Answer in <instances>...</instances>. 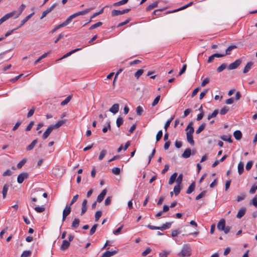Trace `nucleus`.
Segmentation results:
<instances>
[{
    "label": "nucleus",
    "mask_w": 257,
    "mask_h": 257,
    "mask_svg": "<svg viewBox=\"0 0 257 257\" xmlns=\"http://www.w3.org/2000/svg\"><path fill=\"white\" fill-rule=\"evenodd\" d=\"M191 254V249L189 244H184L180 252L177 255L181 257L189 256Z\"/></svg>",
    "instance_id": "obj_1"
},
{
    "label": "nucleus",
    "mask_w": 257,
    "mask_h": 257,
    "mask_svg": "<svg viewBox=\"0 0 257 257\" xmlns=\"http://www.w3.org/2000/svg\"><path fill=\"white\" fill-rule=\"evenodd\" d=\"M130 11L131 9H126L121 11L113 10L111 11V16L112 17H115L116 16L123 15L129 12Z\"/></svg>",
    "instance_id": "obj_2"
},
{
    "label": "nucleus",
    "mask_w": 257,
    "mask_h": 257,
    "mask_svg": "<svg viewBox=\"0 0 257 257\" xmlns=\"http://www.w3.org/2000/svg\"><path fill=\"white\" fill-rule=\"evenodd\" d=\"M241 59L236 60L234 62L230 63L227 67L228 70H233L236 69L241 63Z\"/></svg>",
    "instance_id": "obj_3"
},
{
    "label": "nucleus",
    "mask_w": 257,
    "mask_h": 257,
    "mask_svg": "<svg viewBox=\"0 0 257 257\" xmlns=\"http://www.w3.org/2000/svg\"><path fill=\"white\" fill-rule=\"evenodd\" d=\"M118 251V249L117 248L114 250L111 249V250H107L105 251L100 257H111L116 254Z\"/></svg>",
    "instance_id": "obj_4"
},
{
    "label": "nucleus",
    "mask_w": 257,
    "mask_h": 257,
    "mask_svg": "<svg viewBox=\"0 0 257 257\" xmlns=\"http://www.w3.org/2000/svg\"><path fill=\"white\" fill-rule=\"evenodd\" d=\"M70 205H67L63 211L62 222L64 221L66 217L71 212V207Z\"/></svg>",
    "instance_id": "obj_5"
},
{
    "label": "nucleus",
    "mask_w": 257,
    "mask_h": 257,
    "mask_svg": "<svg viewBox=\"0 0 257 257\" xmlns=\"http://www.w3.org/2000/svg\"><path fill=\"white\" fill-rule=\"evenodd\" d=\"M28 174L26 172H23L18 175L17 178V182L19 184L23 183L24 180L28 177Z\"/></svg>",
    "instance_id": "obj_6"
},
{
    "label": "nucleus",
    "mask_w": 257,
    "mask_h": 257,
    "mask_svg": "<svg viewBox=\"0 0 257 257\" xmlns=\"http://www.w3.org/2000/svg\"><path fill=\"white\" fill-rule=\"evenodd\" d=\"M15 13H16L15 11H13L11 13L7 14L4 17H3L1 19H0V25L2 24H3L4 22L8 20L9 19L12 17L14 15Z\"/></svg>",
    "instance_id": "obj_7"
},
{
    "label": "nucleus",
    "mask_w": 257,
    "mask_h": 257,
    "mask_svg": "<svg viewBox=\"0 0 257 257\" xmlns=\"http://www.w3.org/2000/svg\"><path fill=\"white\" fill-rule=\"evenodd\" d=\"M79 50H80V48H76V49H75L68 53H67L66 54H65V55H64L61 58L57 59L56 62H58L59 61H60V60L63 59H65L69 56H70V55H71L72 54H74V53L77 52V51H79Z\"/></svg>",
    "instance_id": "obj_8"
},
{
    "label": "nucleus",
    "mask_w": 257,
    "mask_h": 257,
    "mask_svg": "<svg viewBox=\"0 0 257 257\" xmlns=\"http://www.w3.org/2000/svg\"><path fill=\"white\" fill-rule=\"evenodd\" d=\"M53 130L54 129L51 125L49 126L47 129L46 130V131L43 133L42 135V139L43 140L46 139L49 137V136L50 135V134L51 133Z\"/></svg>",
    "instance_id": "obj_9"
},
{
    "label": "nucleus",
    "mask_w": 257,
    "mask_h": 257,
    "mask_svg": "<svg viewBox=\"0 0 257 257\" xmlns=\"http://www.w3.org/2000/svg\"><path fill=\"white\" fill-rule=\"evenodd\" d=\"M225 226V220L224 219H221L217 225V228L219 230L223 231Z\"/></svg>",
    "instance_id": "obj_10"
},
{
    "label": "nucleus",
    "mask_w": 257,
    "mask_h": 257,
    "mask_svg": "<svg viewBox=\"0 0 257 257\" xmlns=\"http://www.w3.org/2000/svg\"><path fill=\"white\" fill-rule=\"evenodd\" d=\"M191 155V150L190 148L186 149L183 153L182 154L181 156L182 158L187 159L190 157Z\"/></svg>",
    "instance_id": "obj_11"
},
{
    "label": "nucleus",
    "mask_w": 257,
    "mask_h": 257,
    "mask_svg": "<svg viewBox=\"0 0 257 257\" xmlns=\"http://www.w3.org/2000/svg\"><path fill=\"white\" fill-rule=\"evenodd\" d=\"M106 194V189L103 190L98 195L97 198V201L98 202H101L104 199V196Z\"/></svg>",
    "instance_id": "obj_12"
},
{
    "label": "nucleus",
    "mask_w": 257,
    "mask_h": 257,
    "mask_svg": "<svg viewBox=\"0 0 257 257\" xmlns=\"http://www.w3.org/2000/svg\"><path fill=\"white\" fill-rule=\"evenodd\" d=\"M193 122H190L186 128V131L189 130V131L187 132L186 134L193 135L194 132V127L192 126Z\"/></svg>",
    "instance_id": "obj_13"
},
{
    "label": "nucleus",
    "mask_w": 257,
    "mask_h": 257,
    "mask_svg": "<svg viewBox=\"0 0 257 257\" xmlns=\"http://www.w3.org/2000/svg\"><path fill=\"white\" fill-rule=\"evenodd\" d=\"M34 14V13H32L31 14L25 17L21 22L20 26L17 28H20L22 26H23Z\"/></svg>",
    "instance_id": "obj_14"
},
{
    "label": "nucleus",
    "mask_w": 257,
    "mask_h": 257,
    "mask_svg": "<svg viewBox=\"0 0 257 257\" xmlns=\"http://www.w3.org/2000/svg\"><path fill=\"white\" fill-rule=\"evenodd\" d=\"M119 110V104H114L109 109V111L113 114L116 113Z\"/></svg>",
    "instance_id": "obj_15"
},
{
    "label": "nucleus",
    "mask_w": 257,
    "mask_h": 257,
    "mask_svg": "<svg viewBox=\"0 0 257 257\" xmlns=\"http://www.w3.org/2000/svg\"><path fill=\"white\" fill-rule=\"evenodd\" d=\"M79 16H80V11L70 16L65 21L69 24L73 19Z\"/></svg>",
    "instance_id": "obj_16"
},
{
    "label": "nucleus",
    "mask_w": 257,
    "mask_h": 257,
    "mask_svg": "<svg viewBox=\"0 0 257 257\" xmlns=\"http://www.w3.org/2000/svg\"><path fill=\"white\" fill-rule=\"evenodd\" d=\"M38 142V140L37 139H35L34 140H33L32 143L27 147L26 148V150L27 151H31L32 150V149H34V148L35 147V146H36V144Z\"/></svg>",
    "instance_id": "obj_17"
},
{
    "label": "nucleus",
    "mask_w": 257,
    "mask_h": 257,
    "mask_svg": "<svg viewBox=\"0 0 257 257\" xmlns=\"http://www.w3.org/2000/svg\"><path fill=\"white\" fill-rule=\"evenodd\" d=\"M253 63L252 62H248L246 64V65L245 66V67L243 70V73L244 74L247 73L251 69V67L253 65Z\"/></svg>",
    "instance_id": "obj_18"
},
{
    "label": "nucleus",
    "mask_w": 257,
    "mask_h": 257,
    "mask_svg": "<svg viewBox=\"0 0 257 257\" xmlns=\"http://www.w3.org/2000/svg\"><path fill=\"white\" fill-rule=\"evenodd\" d=\"M237 48V46L235 45H232L228 46L227 48L226 49L225 53L224 54H225V56L231 54V51L236 49Z\"/></svg>",
    "instance_id": "obj_19"
},
{
    "label": "nucleus",
    "mask_w": 257,
    "mask_h": 257,
    "mask_svg": "<svg viewBox=\"0 0 257 257\" xmlns=\"http://www.w3.org/2000/svg\"><path fill=\"white\" fill-rule=\"evenodd\" d=\"M70 245V242L67 240H64L63 241L62 244L60 247V248L62 250H64L68 248V247Z\"/></svg>",
    "instance_id": "obj_20"
},
{
    "label": "nucleus",
    "mask_w": 257,
    "mask_h": 257,
    "mask_svg": "<svg viewBox=\"0 0 257 257\" xmlns=\"http://www.w3.org/2000/svg\"><path fill=\"white\" fill-rule=\"evenodd\" d=\"M238 173L239 175H241L244 171V164L242 162H240L237 166Z\"/></svg>",
    "instance_id": "obj_21"
},
{
    "label": "nucleus",
    "mask_w": 257,
    "mask_h": 257,
    "mask_svg": "<svg viewBox=\"0 0 257 257\" xmlns=\"http://www.w3.org/2000/svg\"><path fill=\"white\" fill-rule=\"evenodd\" d=\"M172 223V222H166L165 224H163L161 226L159 227V230L162 231L165 230L166 229H169L171 227V225Z\"/></svg>",
    "instance_id": "obj_22"
},
{
    "label": "nucleus",
    "mask_w": 257,
    "mask_h": 257,
    "mask_svg": "<svg viewBox=\"0 0 257 257\" xmlns=\"http://www.w3.org/2000/svg\"><path fill=\"white\" fill-rule=\"evenodd\" d=\"M79 219L78 218H75L72 223L71 227L73 229H76L79 226Z\"/></svg>",
    "instance_id": "obj_23"
},
{
    "label": "nucleus",
    "mask_w": 257,
    "mask_h": 257,
    "mask_svg": "<svg viewBox=\"0 0 257 257\" xmlns=\"http://www.w3.org/2000/svg\"><path fill=\"white\" fill-rule=\"evenodd\" d=\"M65 120H60L56 122L54 125H51L54 129H56L62 126L65 122Z\"/></svg>",
    "instance_id": "obj_24"
},
{
    "label": "nucleus",
    "mask_w": 257,
    "mask_h": 257,
    "mask_svg": "<svg viewBox=\"0 0 257 257\" xmlns=\"http://www.w3.org/2000/svg\"><path fill=\"white\" fill-rule=\"evenodd\" d=\"M245 212H246L245 208H242L238 211V212L236 215V217L238 218H241L245 214Z\"/></svg>",
    "instance_id": "obj_25"
},
{
    "label": "nucleus",
    "mask_w": 257,
    "mask_h": 257,
    "mask_svg": "<svg viewBox=\"0 0 257 257\" xmlns=\"http://www.w3.org/2000/svg\"><path fill=\"white\" fill-rule=\"evenodd\" d=\"M195 187V183L194 182H193L190 185V186L188 188V189L186 191V193L187 194L191 193L194 190Z\"/></svg>",
    "instance_id": "obj_26"
},
{
    "label": "nucleus",
    "mask_w": 257,
    "mask_h": 257,
    "mask_svg": "<svg viewBox=\"0 0 257 257\" xmlns=\"http://www.w3.org/2000/svg\"><path fill=\"white\" fill-rule=\"evenodd\" d=\"M175 115H172L165 123L164 125V129L167 132L168 127L170 126L171 122L174 119Z\"/></svg>",
    "instance_id": "obj_27"
},
{
    "label": "nucleus",
    "mask_w": 257,
    "mask_h": 257,
    "mask_svg": "<svg viewBox=\"0 0 257 257\" xmlns=\"http://www.w3.org/2000/svg\"><path fill=\"white\" fill-rule=\"evenodd\" d=\"M158 2H155L150 5H149L147 8H146V11H150L152 10V9L156 8L158 7Z\"/></svg>",
    "instance_id": "obj_28"
},
{
    "label": "nucleus",
    "mask_w": 257,
    "mask_h": 257,
    "mask_svg": "<svg viewBox=\"0 0 257 257\" xmlns=\"http://www.w3.org/2000/svg\"><path fill=\"white\" fill-rule=\"evenodd\" d=\"M233 136L236 140H239L242 137V133L240 131L237 130L234 132Z\"/></svg>",
    "instance_id": "obj_29"
},
{
    "label": "nucleus",
    "mask_w": 257,
    "mask_h": 257,
    "mask_svg": "<svg viewBox=\"0 0 257 257\" xmlns=\"http://www.w3.org/2000/svg\"><path fill=\"white\" fill-rule=\"evenodd\" d=\"M187 142L191 145H194V141L193 138V135L186 134Z\"/></svg>",
    "instance_id": "obj_30"
},
{
    "label": "nucleus",
    "mask_w": 257,
    "mask_h": 257,
    "mask_svg": "<svg viewBox=\"0 0 257 257\" xmlns=\"http://www.w3.org/2000/svg\"><path fill=\"white\" fill-rule=\"evenodd\" d=\"M220 138L224 141L228 142L230 143L232 142V140L231 139V136L223 135L220 137Z\"/></svg>",
    "instance_id": "obj_31"
},
{
    "label": "nucleus",
    "mask_w": 257,
    "mask_h": 257,
    "mask_svg": "<svg viewBox=\"0 0 257 257\" xmlns=\"http://www.w3.org/2000/svg\"><path fill=\"white\" fill-rule=\"evenodd\" d=\"M177 175V173L175 172L171 175L169 181V184L170 185H172V184L174 183V182L176 180Z\"/></svg>",
    "instance_id": "obj_32"
},
{
    "label": "nucleus",
    "mask_w": 257,
    "mask_h": 257,
    "mask_svg": "<svg viewBox=\"0 0 257 257\" xmlns=\"http://www.w3.org/2000/svg\"><path fill=\"white\" fill-rule=\"evenodd\" d=\"M25 8H26V6H25V5H24L23 4H22L20 6V7L19 8V11L17 12V14L16 16L15 17V18H17L19 17V16L21 14V13L23 12V11H24V10L25 9Z\"/></svg>",
    "instance_id": "obj_33"
},
{
    "label": "nucleus",
    "mask_w": 257,
    "mask_h": 257,
    "mask_svg": "<svg viewBox=\"0 0 257 257\" xmlns=\"http://www.w3.org/2000/svg\"><path fill=\"white\" fill-rule=\"evenodd\" d=\"M181 232V230L180 228L177 229L172 230L171 231V236L172 237H176Z\"/></svg>",
    "instance_id": "obj_34"
},
{
    "label": "nucleus",
    "mask_w": 257,
    "mask_h": 257,
    "mask_svg": "<svg viewBox=\"0 0 257 257\" xmlns=\"http://www.w3.org/2000/svg\"><path fill=\"white\" fill-rule=\"evenodd\" d=\"M219 112V111L218 109H215L214 110V111L210 114L208 115L207 117V119L210 120L212 118H214L216 116V115L218 114Z\"/></svg>",
    "instance_id": "obj_35"
},
{
    "label": "nucleus",
    "mask_w": 257,
    "mask_h": 257,
    "mask_svg": "<svg viewBox=\"0 0 257 257\" xmlns=\"http://www.w3.org/2000/svg\"><path fill=\"white\" fill-rule=\"evenodd\" d=\"M8 188H9V186L8 185V184H5L3 187V191H2L3 198H6L7 194V192L8 190Z\"/></svg>",
    "instance_id": "obj_36"
},
{
    "label": "nucleus",
    "mask_w": 257,
    "mask_h": 257,
    "mask_svg": "<svg viewBox=\"0 0 257 257\" xmlns=\"http://www.w3.org/2000/svg\"><path fill=\"white\" fill-rule=\"evenodd\" d=\"M187 7V5L178 9H176V10H173V11H168L166 13V14H171V13H175V12H178L179 11H181V10H184L185 9H186Z\"/></svg>",
    "instance_id": "obj_37"
},
{
    "label": "nucleus",
    "mask_w": 257,
    "mask_h": 257,
    "mask_svg": "<svg viewBox=\"0 0 257 257\" xmlns=\"http://www.w3.org/2000/svg\"><path fill=\"white\" fill-rule=\"evenodd\" d=\"M128 1V0H121V1H120L119 2L114 3L113 4V6L114 7H118V6H121V5H124V4H126L127 3Z\"/></svg>",
    "instance_id": "obj_38"
},
{
    "label": "nucleus",
    "mask_w": 257,
    "mask_h": 257,
    "mask_svg": "<svg viewBox=\"0 0 257 257\" xmlns=\"http://www.w3.org/2000/svg\"><path fill=\"white\" fill-rule=\"evenodd\" d=\"M71 98H72V96L69 95L63 101H62L61 102V105L62 106H64V105H66L70 101Z\"/></svg>",
    "instance_id": "obj_39"
},
{
    "label": "nucleus",
    "mask_w": 257,
    "mask_h": 257,
    "mask_svg": "<svg viewBox=\"0 0 257 257\" xmlns=\"http://www.w3.org/2000/svg\"><path fill=\"white\" fill-rule=\"evenodd\" d=\"M206 126V124L205 123H202L198 127V128L196 131V134H200L202 131H203V130L205 128Z\"/></svg>",
    "instance_id": "obj_40"
},
{
    "label": "nucleus",
    "mask_w": 257,
    "mask_h": 257,
    "mask_svg": "<svg viewBox=\"0 0 257 257\" xmlns=\"http://www.w3.org/2000/svg\"><path fill=\"white\" fill-rule=\"evenodd\" d=\"M228 110L229 108L226 106H224L222 109H221V110L219 111V113L221 115H224L226 113H227Z\"/></svg>",
    "instance_id": "obj_41"
},
{
    "label": "nucleus",
    "mask_w": 257,
    "mask_h": 257,
    "mask_svg": "<svg viewBox=\"0 0 257 257\" xmlns=\"http://www.w3.org/2000/svg\"><path fill=\"white\" fill-rule=\"evenodd\" d=\"M180 185H177L174 187V192L176 196H177L180 192Z\"/></svg>",
    "instance_id": "obj_42"
},
{
    "label": "nucleus",
    "mask_w": 257,
    "mask_h": 257,
    "mask_svg": "<svg viewBox=\"0 0 257 257\" xmlns=\"http://www.w3.org/2000/svg\"><path fill=\"white\" fill-rule=\"evenodd\" d=\"M27 159H23L17 164V168L18 169H21L25 164V163L27 162Z\"/></svg>",
    "instance_id": "obj_43"
},
{
    "label": "nucleus",
    "mask_w": 257,
    "mask_h": 257,
    "mask_svg": "<svg viewBox=\"0 0 257 257\" xmlns=\"http://www.w3.org/2000/svg\"><path fill=\"white\" fill-rule=\"evenodd\" d=\"M49 54V53H45L44 54H43L42 55H41L37 60H36L34 63V64L36 65L38 63H39L42 59L46 58L48 54Z\"/></svg>",
    "instance_id": "obj_44"
},
{
    "label": "nucleus",
    "mask_w": 257,
    "mask_h": 257,
    "mask_svg": "<svg viewBox=\"0 0 257 257\" xmlns=\"http://www.w3.org/2000/svg\"><path fill=\"white\" fill-rule=\"evenodd\" d=\"M123 122V118L119 116L117 117L116 121V125L118 127H119L122 124Z\"/></svg>",
    "instance_id": "obj_45"
},
{
    "label": "nucleus",
    "mask_w": 257,
    "mask_h": 257,
    "mask_svg": "<svg viewBox=\"0 0 257 257\" xmlns=\"http://www.w3.org/2000/svg\"><path fill=\"white\" fill-rule=\"evenodd\" d=\"M227 65L225 63L222 64L219 67L217 68V71L220 72L226 68Z\"/></svg>",
    "instance_id": "obj_46"
},
{
    "label": "nucleus",
    "mask_w": 257,
    "mask_h": 257,
    "mask_svg": "<svg viewBox=\"0 0 257 257\" xmlns=\"http://www.w3.org/2000/svg\"><path fill=\"white\" fill-rule=\"evenodd\" d=\"M183 179V174H181L179 175L177 179H176V182L177 185H180L182 183Z\"/></svg>",
    "instance_id": "obj_47"
},
{
    "label": "nucleus",
    "mask_w": 257,
    "mask_h": 257,
    "mask_svg": "<svg viewBox=\"0 0 257 257\" xmlns=\"http://www.w3.org/2000/svg\"><path fill=\"white\" fill-rule=\"evenodd\" d=\"M206 193V191H205V190L203 191L196 197L195 199L196 200H198L204 197L205 196Z\"/></svg>",
    "instance_id": "obj_48"
},
{
    "label": "nucleus",
    "mask_w": 257,
    "mask_h": 257,
    "mask_svg": "<svg viewBox=\"0 0 257 257\" xmlns=\"http://www.w3.org/2000/svg\"><path fill=\"white\" fill-rule=\"evenodd\" d=\"M102 25V22H98L93 25H92L90 28H89V30H92V29H95L98 27H100L101 26V25Z\"/></svg>",
    "instance_id": "obj_49"
},
{
    "label": "nucleus",
    "mask_w": 257,
    "mask_h": 257,
    "mask_svg": "<svg viewBox=\"0 0 257 257\" xmlns=\"http://www.w3.org/2000/svg\"><path fill=\"white\" fill-rule=\"evenodd\" d=\"M31 254V251L30 250H25L23 252L21 257H28Z\"/></svg>",
    "instance_id": "obj_50"
},
{
    "label": "nucleus",
    "mask_w": 257,
    "mask_h": 257,
    "mask_svg": "<svg viewBox=\"0 0 257 257\" xmlns=\"http://www.w3.org/2000/svg\"><path fill=\"white\" fill-rule=\"evenodd\" d=\"M68 23L66 22V21H65L64 22H63L62 24H60V25H58L57 26H56L55 28V30H58L62 27H65L67 25H68Z\"/></svg>",
    "instance_id": "obj_51"
},
{
    "label": "nucleus",
    "mask_w": 257,
    "mask_h": 257,
    "mask_svg": "<svg viewBox=\"0 0 257 257\" xmlns=\"http://www.w3.org/2000/svg\"><path fill=\"white\" fill-rule=\"evenodd\" d=\"M68 23L66 22V21H65L64 22H63L62 24H60V25H58L57 26H56L55 28V30H58L62 27H65L67 25H68Z\"/></svg>",
    "instance_id": "obj_52"
},
{
    "label": "nucleus",
    "mask_w": 257,
    "mask_h": 257,
    "mask_svg": "<svg viewBox=\"0 0 257 257\" xmlns=\"http://www.w3.org/2000/svg\"><path fill=\"white\" fill-rule=\"evenodd\" d=\"M162 136H163V132H162V130H160L158 132V133L156 135V141L157 142L159 141L161 139Z\"/></svg>",
    "instance_id": "obj_53"
},
{
    "label": "nucleus",
    "mask_w": 257,
    "mask_h": 257,
    "mask_svg": "<svg viewBox=\"0 0 257 257\" xmlns=\"http://www.w3.org/2000/svg\"><path fill=\"white\" fill-rule=\"evenodd\" d=\"M165 9H166V8L156 10L153 12L152 15H156V16H160L161 15V12Z\"/></svg>",
    "instance_id": "obj_54"
},
{
    "label": "nucleus",
    "mask_w": 257,
    "mask_h": 257,
    "mask_svg": "<svg viewBox=\"0 0 257 257\" xmlns=\"http://www.w3.org/2000/svg\"><path fill=\"white\" fill-rule=\"evenodd\" d=\"M35 210L38 212V213H41L44 212L45 210V208L44 207H35L34 208Z\"/></svg>",
    "instance_id": "obj_55"
},
{
    "label": "nucleus",
    "mask_w": 257,
    "mask_h": 257,
    "mask_svg": "<svg viewBox=\"0 0 257 257\" xmlns=\"http://www.w3.org/2000/svg\"><path fill=\"white\" fill-rule=\"evenodd\" d=\"M253 165V162L252 161H248L245 166V169L247 171H249Z\"/></svg>",
    "instance_id": "obj_56"
},
{
    "label": "nucleus",
    "mask_w": 257,
    "mask_h": 257,
    "mask_svg": "<svg viewBox=\"0 0 257 257\" xmlns=\"http://www.w3.org/2000/svg\"><path fill=\"white\" fill-rule=\"evenodd\" d=\"M102 212L101 211H97L95 214V221H97L101 217Z\"/></svg>",
    "instance_id": "obj_57"
},
{
    "label": "nucleus",
    "mask_w": 257,
    "mask_h": 257,
    "mask_svg": "<svg viewBox=\"0 0 257 257\" xmlns=\"http://www.w3.org/2000/svg\"><path fill=\"white\" fill-rule=\"evenodd\" d=\"M97 227V224H94L92 226V227L90 229V232H89V234L90 235H92L94 233V232L96 231Z\"/></svg>",
    "instance_id": "obj_58"
},
{
    "label": "nucleus",
    "mask_w": 257,
    "mask_h": 257,
    "mask_svg": "<svg viewBox=\"0 0 257 257\" xmlns=\"http://www.w3.org/2000/svg\"><path fill=\"white\" fill-rule=\"evenodd\" d=\"M106 152H107L105 150H103L101 151L100 155L99 156V158H98L99 160H102L104 158L105 155L106 154Z\"/></svg>",
    "instance_id": "obj_59"
},
{
    "label": "nucleus",
    "mask_w": 257,
    "mask_h": 257,
    "mask_svg": "<svg viewBox=\"0 0 257 257\" xmlns=\"http://www.w3.org/2000/svg\"><path fill=\"white\" fill-rule=\"evenodd\" d=\"M35 110V107H32V108L29 110V112L27 114V117L29 118L31 117L34 113Z\"/></svg>",
    "instance_id": "obj_60"
},
{
    "label": "nucleus",
    "mask_w": 257,
    "mask_h": 257,
    "mask_svg": "<svg viewBox=\"0 0 257 257\" xmlns=\"http://www.w3.org/2000/svg\"><path fill=\"white\" fill-rule=\"evenodd\" d=\"M143 72L144 70L143 69H139L135 73V76L137 78H139L140 76L143 73Z\"/></svg>",
    "instance_id": "obj_61"
},
{
    "label": "nucleus",
    "mask_w": 257,
    "mask_h": 257,
    "mask_svg": "<svg viewBox=\"0 0 257 257\" xmlns=\"http://www.w3.org/2000/svg\"><path fill=\"white\" fill-rule=\"evenodd\" d=\"M34 121H31L29 124H28V125L26 127V128H25V131L26 132H29L30 131L32 127H33V126L34 125Z\"/></svg>",
    "instance_id": "obj_62"
},
{
    "label": "nucleus",
    "mask_w": 257,
    "mask_h": 257,
    "mask_svg": "<svg viewBox=\"0 0 257 257\" xmlns=\"http://www.w3.org/2000/svg\"><path fill=\"white\" fill-rule=\"evenodd\" d=\"M120 169L118 167H114L112 169V172L115 175H119L120 173Z\"/></svg>",
    "instance_id": "obj_63"
},
{
    "label": "nucleus",
    "mask_w": 257,
    "mask_h": 257,
    "mask_svg": "<svg viewBox=\"0 0 257 257\" xmlns=\"http://www.w3.org/2000/svg\"><path fill=\"white\" fill-rule=\"evenodd\" d=\"M170 252L169 251H163L162 252L160 253L159 255L160 257H167Z\"/></svg>",
    "instance_id": "obj_64"
}]
</instances>
